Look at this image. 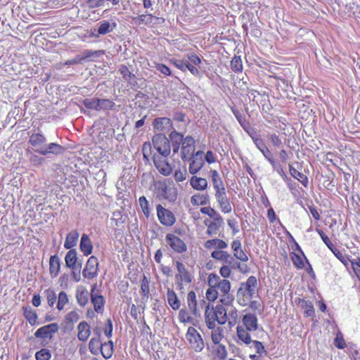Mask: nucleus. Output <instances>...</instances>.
I'll list each match as a JSON object with an SVG mask.
<instances>
[{
  "mask_svg": "<svg viewBox=\"0 0 360 360\" xmlns=\"http://www.w3.org/2000/svg\"><path fill=\"white\" fill-rule=\"evenodd\" d=\"M258 281L255 276H250L245 282L240 283L236 293L238 303L242 307H246L257 294Z\"/></svg>",
  "mask_w": 360,
  "mask_h": 360,
  "instance_id": "1",
  "label": "nucleus"
},
{
  "mask_svg": "<svg viewBox=\"0 0 360 360\" xmlns=\"http://www.w3.org/2000/svg\"><path fill=\"white\" fill-rule=\"evenodd\" d=\"M153 187L154 193L159 200L173 202L176 200L178 195L176 187L166 180L154 181Z\"/></svg>",
  "mask_w": 360,
  "mask_h": 360,
  "instance_id": "2",
  "label": "nucleus"
},
{
  "mask_svg": "<svg viewBox=\"0 0 360 360\" xmlns=\"http://www.w3.org/2000/svg\"><path fill=\"white\" fill-rule=\"evenodd\" d=\"M209 287L215 288L218 292L224 295H228L231 290V283L227 279H221L216 274H210L207 278Z\"/></svg>",
  "mask_w": 360,
  "mask_h": 360,
  "instance_id": "3",
  "label": "nucleus"
},
{
  "mask_svg": "<svg viewBox=\"0 0 360 360\" xmlns=\"http://www.w3.org/2000/svg\"><path fill=\"white\" fill-rule=\"evenodd\" d=\"M154 148L158 153V155L168 156L171 152V145L169 140L163 134H155L153 139Z\"/></svg>",
  "mask_w": 360,
  "mask_h": 360,
  "instance_id": "4",
  "label": "nucleus"
},
{
  "mask_svg": "<svg viewBox=\"0 0 360 360\" xmlns=\"http://www.w3.org/2000/svg\"><path fill=\"white\" fill-rule=\"evenodd\" d=\"M186 338L189 343L190 347L195 352H200L204 349V341L200 334L194 327H188L186 333Z\"/></svg>",
  "mask_w": 360,
  "mask_h": 360,
  "instance_id": "5",
  "label": "nucleus"
},
{
  "mask_svg": "<svg viewBox=\"0 0 360 360\" xmlns=\"http://www.w3.org/2000/svg\"><path fill=\"white\" fill-rule=\"evenodd\" d=\"M165 240L166 246L175 253L182 254L187 251L186 243L174 233H167Z\"/></svg>",
  "mask_w": 360,
  "mask_h": 360,
  "instance_id": "6",
  "label": "nucleus"
},
{
  "mask_svg": "<svg viewBox=\"0 0 360 360\" xmlns=\"http://www.w3.org/2000/svg\"><path fill=\"white\" fill-rule=\"evenodd\" d=\"M164 22V18L157 17L151 13L141 14L132 18V23L136 26L146 25L153 27L155 25L162 24Z\"/></svg>",
  "mask_w": 360,
  "mask_h": 360,
  "instance_id": "7",
  "label": "nucleus"
},
{
  "mask_svg": "<svg viewBox=\"0 0 360 360\" xmlns=\"http://www.w3.org/2000/svg\"><path fill=\"white\" fill-rule=\"evenodd\" d=\"M218 207L222 213L229 214L232 212V204L227 195L226 189L214 193Z\"/></svg>",
  "mask_w": 360,
  "mask_h": 360,
  "instance_id": "8",
  "label": "nucleus"
},
{
  "mask_svg": "<svg viewBox=\"0 0 360 360\" xmlns=\"http://www.w3.org/2000/svg\"><path fill=\"white\" fill-rule=\"evenodd\" d=\"M157 215L160 222L165 226H172L176 222V217L172 212L161 205L156 207Z\"/></svg>",
  "mask_w": 360,
  "mask_h": 360,
  "instance_id": "9",
  "label": "nucleus"
},
{
  "mask_svg": "<svg viewBox=\"0 0 360 360\" xmlns=\"http://www.w3.org/2000/svg\"><path fill=\"white\" fill-rule=\"evenodd\" d=\"M203 155V151L198 150L188 158L187 161H189L188 172L190 174L194 175L202 168L205 164Z\"/></svg>",
  "mask_w": 360,
  "mask_h": 360,
  "instance_id": "10",
  "label": "nucleus"
},
{
  "mask_svg": "<svg viewBox=\"0 0 360 360\" xmlns=\"http://www.w3.org/2000/svg\"><path fill=\"white\" fill-rule=\"evenodd\" d=\"M176 267L177 274L175 276V278L180 281H178V284L187 285L191 283L193 280V276L185 265L181 262L177 261L176 262Z\"/></svg>",
  "mask_w": 360,
  "mask_h": 360,
  "instance_id": "11",
  "label": "nucleus"
},
{
  "mask_svg": "<svg viewBox=\"0 0 360 360\" xmlns=\"http://www.w3.org/2000/svg\"><path fill=\"white\" fill-rule=\"evenodd\" d=\"M195 143L194 139L191 136H187L184 138V142L181 145V158L184 162L188 160L193 154H195Z\"/></svg>",
  "mask_w": 360,
  "mask_h": 360,
  "instance_id": "12",
  "label": "nucleus"
},
{
  "mask_svg": "<svg viewBox=\"0 0 360 360\" xmlns=\"http://www.w3.org/2000/svg\"><path fill=\"white\" fill-rule=\"evenodd\" d=\"M167 156L157 155L156 154L153 157L156 169L164 176H169L172 172V166L167 162Z\"/></svg>",
  "mask_w": 360,
  "mask_h": 360,
  "instance_id": "13",
  "label": "nucleus"
},
{
  "mask_svg": "<svg viewBox=\"0 0 360 360\" xmlns=\"http://www.w3.org/2000/svg\"><path fill=\"white\" fill-rule=\"evenodd\" d=\"M98 262L95 256L90 257L82 271V276L87 279H92L98 275Z\"/></svg>",
  "mask_w": 360,
  "mask_h": 360,
  "instance_id": "14",
  "label": "nucleus"
},
{
  "mask_svg": "<svg viewBox=\"0 0 360 360\" xmlns=\"http://www.w3.org/2000/svg\"><path fill=\"white\" fill-rule=\"evenodd\" d=\"M97 26V29H95L91 34V36L95 38H98L101 35L112 32L116 28L117 23L108 20H101L98 23Z\"/></svg>",
  "mask_w": 360,
  "mask_h": 360,
  "instance_id": "15",
  "label": "nucleus"
},
{
  "mask_svg": "<svg viewBox=\"0 0 360 360\" xmlns=\"http://www.w3.org/2000/svg\"><path fill=\"white\" fill-rule=\"evenodd\" d=\"M239 326L249 331H256L259 328L258 319L255 314L247 313L242 317L241 325Z\"/></svg>",
  "mask_w": 360,
  "mask_h": 360,
  "instance_id": "16",
  "label": "nucleus"
},
{
  "mask_svg": "<svg viewBox=\"0 0 360 360\" xmlns=\"http://www.w3.org/2000/svg\"><path fill=\"white\" fill-rule=\"evenodd\" d=\"M35 152L42 155H48L53 154L55 155L63 154L65 151V148L56 143H50L44 145V147L34 149Z\"/></svg>",
  "mask_w": 360,
  "mask_h": 360,
  "instance_id": "17",
  "label": "nucleus"
},
{
  "mask_svg": "<svg viewBox=\"0 0 360 360\" xmlns=\"http://www.w3.org/2000/svg\"><path fill=\"white\" fill-rule=\"evenodd\" d=\"M58 325L56 323H52L37 329L34 333V336L37 338L51 339L53 335L58 332Z\"/></svg>",
  "mask_w": 360,
  "mask_h": 360,
  "instance_id": "18",
  "label": "nucleus"
},
{
  "mask_svg": "<svg viewBox=\"0 0 360 360\" xmlns=\"http://www.w3.org/2000/svg\"><path fill=\"white\" fill-rule=\"evenodd\" d=\"M187 305L191 314L195 317L200 316V311L198 307L196 295L193 291H190L187 294Z\"/></svg>",
  "mask_w": 360,
  "mask_h": 360,
  "instance_id": "19",
  "label": "nucleus"
},
{
  "mask_svg": "<svg viewBox=\"0 0 360 360\" xmlns=\"http://www.w3.org/2000/svg\"><path fill=\"white\" fill-rule=\"evenodd\" d=\"M91 335V327L89 324L85 321H81L77 326V338L79 340L85 342Z\"/></svg>",
  "mask_w": 360,
  "mask_h": 360,
  "instance_id": "20",
  "label": "nucleus"
},
{
  "mask_svg": "<svg viewBox=\"0 0 360 360\" xmlns=\"http://www.w3.org/2000/svg\"><path fill=\"white\" fill-rule=\"evenodd\" d=\"M153 126L156 131H165L172 127V122L167 117H158L153 120Z\"/></svg>",
  "mask_w": 360,
  "mask_h": 360,
  "instance_id": "21",
  "label": "nucleus"
},
{
  "mask_svg": "<svg viewBox=\"0 0 360 360\" xmlns=\"http://www.w3.org/2000/svg\"><path fill=\"white\" fill-rule=\"evenodd\" d=\"M205 321L209 329H214L216 327L217 316L213 307L206 306Z\"/></svg>",
  "mask_w": 360,
  "mask_h": 360,
  "instance_id": "22",
  "label": "nucleus"
},
{
  "mask_svg": "<svg viewBox=\"0 0 360 360\" xmlns=\"http://www.w3.org/2000/svg\"><path fill=\"white\" fill-rule=\"evenodd\" d=\"M231 249L233 250V255L236 259L242 262L248 261V257L247 254L241 248V243L239 240H234L232 242Z\"/></svg>",
  "mask_w": 360,
  "mask_h": 360,
  "instance_id": "23",
  "label": "nucleus"
},
{
  "mask_svg": "<svg viewBox=\"0 0 360 360\" xmlns=\"http://www.w3.org/2000/svg\"><path fill=\"white\" fill-rule=\"evenodd\" d=\"M205 224L207 226V234L210 236L216 235L220 227L224 224L223 218H221V221L219 220H214L212 221H210L209 219H205L204 221Z\"/></svg>",
  "mask_w": 360,
  "mask_h": 360,
  "instance_id": "24",
  "label": "nucleus"
},
{
  "mask_svg": "<svg viewBox=\"0 0 360 360\" xmlns=\"http://www.w3.org/2000/svg\"><path fill=\"white\" fill-rule=\"evenodd\" d=\"M184 138L180 133L173 131L169 134V142L171 141L174 153L179 152L180 145H182Z\"/></svg>",
  "mask_w": 360,
  "mask_h": 360,
  "instance_id": "25",
  "label": "nucleus"
},
{
  "mask_svg": "<svg viewBox=\"0 0 360 360\" xmlns=\"http://www.w3.org/2000/svg\"><path fill=\"white\" fill-rule=\"evenodd\" d=\"M79 248L85 256H88L92 252V243L87 234H82L80 240Z\"/></svg>",
  "mask_w": 360,
  "mask_h": 360,
  "instance_id": "26",
  "label": "nucleus"
},
{
  "mask_svg": "<svg viewBox=\"0 0 360 360\" xmlns=\"http://www.w3.org/2000/svg\"><path fill=\"white\" fill-rule=\"evenodd\" d=\"M210 174L215 192L226 189L222 178L217 170H211Z\"/></svg>",
  "mask_w": 360,
  "mask_h": 360,
  "instance_id": "27",
  "label": "nucleus"
},
{
  "mask_svg": "<svg viewBox=\"0 0 360 360\" xmlns=\"http://www.w3.org/2000/svg\"><path fill=\"white\" fill-rule=\"evenodd\" d=\"M89 292L84 287H79L76 290V299L80 307H84L89 302Z\"/></svg>",
  "mask_w": 360,
  "mask_h": 360,
  "instance_id": "28",
  "label": "nucleus"
},
{
  "mask_svg": "<svg viewBox=\"0 0 360 360\" xmlns=\"http://www.w3.org/2000/svg\"><path fill=\"white\" fill-rule=\"evenodd\" d=\"M252 331H249L248 329H244L243 328L238 326L236 327V333L238 340L241 343H244L245 345H249L252 342L250 333Z\"/></svg>",
  "mask_w": 360,
  "mask_h": 360,
  "instance_id": "29",
  "label": "nucleus"
},
{
  "mask_svg": "<svg viewBox=\"0 0 360 360\" xmlns=\"http://www.w3.org/2000/svg\"><path fill=\"white\" fill-rule=\"evenodd\" d=\"M191 187L197 191H204L207 188V181L205 178L193 176L190 179Z\"/></svg>",
  "mask_w": 360,
  "mask_h": 360,
  "instance_id": "30",
  "label": "nucleus"
},
{
  "mask_svg": "<svg viewBox=\"0 0 360 360\" xmlns=\"http://www.w3.org/2000/svg\"><path fill=\"white\" fill-rule=\"evenodd\" d=\"M167 300L169 305L174 310H178L181 307V302L176 292L172 289H167Z\"/></svg>",
  "mask_w": 360,
  "mask_h": 360,
  "instance_id": "31",
  "label": "nucleus"
},
{
  "mask_svg": "<svg viewBox=\"0 0 360 360\" xmlns=\"http://www.w3.org/2000/svg\"><path fill=\"white\" fill-rule=\"evenodd\" d=\"M217 316V322L220 325H224L227 321V309L221 305L217 304L214 307Z\"/></svg>",
  "mask_w": 360,
  "mask_h": 360,
  "instance_id": "32",
  "label": "nucleus"
},
{
  "mask_svg": "<svg viewBox=\"0 0 360 360\" xmlns=\"http://www.w3.org/2000/svg\"><path fill=\"white\" fill-rule=\"evenodd\" d=\"M191 202L194 206L206 205L210 202L207 193H197L191 196Z\"/></svg>",
  "mask_w": 360,
  "mask_h": 360,
  "instance_id": "33",
  "label": "nucleus"
},
{
  "mask_svg": "<svg viewBox=\"0 0 360 360\" xmlns=\"http://www.w3.org/2000/svg\"><path fill=\"white\" fill-rule=\"evenodd\" d=\"M204 246L207 249H212L214 248L218 250H224L228 247V244L223 240L214 238L205 241Z\"/></svg>",
  "mask_w": 360,
  "mask_h": 360,
  "instance_id": "34",
  "label": "nucleus"
},
{
  "mask_svg": "<svg viewBox=\"0 0 360 360\" xmlns=\"http://www.w3.org/2000/svg\"><path fill=\"white\" fill-rule=\"evenodd\" d=\"M60 268V259L57 255L51 256L49 259V271L52 277H56L58 275Z\"/></svg>",
  "mask_w": 360,
  "mask_h": 360,
  "instance_id": "35",
  "label": "nucleus"
},
{
  "mask_svg": "<svg viewBox=\"0 0 360 360\" xmlns=\"http://www.w3.org/2000/svg\"><path fill=\"white\" fill-rule=\"evenodd\" d=\"M91 301L94 305L95 311L97 313H103L105 302L104 297L101 295H91Z\"/></svg>",
  "mask_w": 360,
  "mask_h": 360,
  "instance_id": "36",
  "label": "nucleus"
},
{
  "mask_svg": "<svg viewBox=\"0 0 360 360\" xmlns=\"http://www.w3.org/2000/svg\"><path fill=\"white\" fill-rule=\"evenodd\" d=\"M65 264L68 268H71L73 270L77 268V252L75 250H70L65 257Z\"/></svg>",
  "mask_w": 360,
  "mask_h": 360,
  "instance_id": "37",
  "label": "nucleus"
},
{
  "mask_svg": "<svg viewBox=\"0 0 360 360\" xmlns=\"http://www.w3.org/2000/svg\"><path fill=\"white\" fill-rule=\"evenodd\" d=\"M46 141V137L39 134H33L30 136L29 142L30 144L35 148V149L39 148L40 147H44V143Z\"/></svg>",
  "mask_w": 360,
  "mask_h": 360,
  "instance_id": "38",
  "label": "nucleus"
},
{
  "mask_svg": "<svg viewBox=\"0 0 360 360\" xmlns=\"http://www.w3.org/2000/svg\"><path fill=\"white\" fill-rule=\"evenodd\" d=\"M79 238V233L77 231L70 232L65 238L64 247L65 249L72 250L71 248L76 245Z\"/></svg>",
  "mask_w": 360,
  "mask_h": 360,
  "instance_id": "39",
  "label": "nucleus"
},
{
  "mask_svg": "<svg viewBox=\"0 0 360 360\" xmlns=\"http://www.w3.org/2000/svg\"><path fill=\"white\" fill-rule=\"evenodd\" d=\"M299 304L300 307L304 309V314L305 316H314L315 311L313 304L311 301L302 299L300 300Z\"/></svg>",
  "mask_w": 360,
  "mask_h": 360,
  "instance_id": "40",
  "label": "nucleus"
},
{
  "mask_svg": "<svg viewBox=\"0 0 360 360\" xmlns=\"http://www.w3.org/2000/svg\"><path fill=\"white\" fill-rule=\"evenodd\" d=\"M290 257L293 264L297 269H303L304 266V262H307V259L304 253L297 254L295 252H291Z\"/></svg>",
  "mask_w": 360,
  "mask_h": 360,
  "instance_id": "41",
  "label": "nucleus"
},
{
  "mask_svg": "<svg viewBox=\"0 0 360 360\" xmlns=\"http://www.w3.org/2000/svg\"><path fill=\"white\" fill-rule=\"evenodd\" d=\"M99 349L103 358H105V359H110L113 353L112 341L110 340L108 342L101 344Z\"/></svg>",
  "mask_w": 360,
  "mask_h": 360,
  "instance_id": "42",
  "label": "nucleus"
},
{
  "mask_svg": "<svg viewBox=\"0 0 360 360\" xmlns=\"http://www.w3.org/2000/svg\"><path fill=\"white\" fill-rule=\"evenodd\" d=\"M289 170L291 176L297 179L304 187L308 186L309 180L306 175L297 171L292 166H290Z\"/></svg>",
  "mask_w": 360,
  "mask_h": 360,
  "instance_id": "43",
  "label": "nucleus"
},
{
  "mask_svg": "<svg viewBox=\"0 0 360 360\" xmlns=\"http://www.w3.org/2000/svg\"><path fill=\"white\" fill-rule=\"evenodd\" d=\"M331 252L347 268H348L349 264H351L352 262L349 256L344 254L342 251L336 248H333Z\"/></svg>",
  "mask_w": 360,
  "mask_h": 360,
  "instance_id": "44",
  "label": "nucleus"
},
{
  "mask_svg": "<svg viewBox=\"0 0 360 360\" xmlns=\"http://www.w3.org/2000/svg\"><path fill=\"white\" fill-rule=\"evenodd\" d=\"M237 259H236L234 255L232 256L229 253L224 263L232 269H238L241 271V264L237 261Z\"/></svg>",
  "mask_w": 360,
  "mask_h": 360,
  "instance_id": "45",
  "label": "nucleus"
},
{
  "mask_svg": "<svg viewBox=\"0 0 360 360\" xmlns=\"http://www.w3.org/2000/svg\"><path fill=\"white\" fill-rule=\"evenodd\" d=\"M201 213L208 215L214 220L221 221L222 217L212 207H203L200 209Z\"/></svg>",
  "mask_w": 360,
  "mask_h": 360,
  "instance_id": "46",
  "label": "nucleus"
},
{
  "mask_svg": "<svg viewBox=\"0 0 360 360\" xmlns=\"http://www.w3.org/2000/svg\"><path fill=\"white\" fill-rule=\"evenodd\" d=\"M82 104L87 109L98 111V98H85Z\"/></svg>",
  "mask_w": 360,
  "mask_h": 360,
  "instance_id": "47",
  "label": "nucleus"
},
{
  "mask_svg": "<svg viewBox=\"0 0 360 360\" xmlns=\"http://www.w3.org/2000/svg\"><path fill=\"white\" fill-rule=\"evenodd\" d=\"M150 292L149 281L146 276H143V280L141 285V292L142 295V299L147 301L148 299V295Z\"/></svg>",
  "mask_w": 360,
  "mask_h": 360,
  "instance_id": "48",
  "label": "nucleus"
},
{
  "mask_svg": "<svg viewBox=\"0 0 360 360\" xmlns=\"http://www.w3.org/2000/svg\"><path fill=\"white\" fill-rule=\"evenodd\" d=\"M69 302V298L65 292L61 291L59 292L58 295V303H57V309L59 311H61L64 309L66 304Z\"/></svg>",
  "mask_w": 360,
  "mask_h": 360,
  "instance_id": "49",
  "label": "nucleus"
},
{
  "mask_svg": "<svg viewBox=\"0 0 360 360\" xmlns=\"http://www.w3.org/2000/svg\"><path fill=\"white\" fill-rule=\"evenodd\" d=\"M115 105V103L110 99L98 98V111L112 110Z\"/></svg>",
  "mask_w": 360,
  "mask_h": 360,
  "instance_id": "50",
  "label": "nucleus"
},
{
  "mask_svg": "<svg viewBox=\"0 0 360 360\" xmlns=\"http://www.w3.org/2000/svg\"><path fill=\"white\" fill-rule=\"evenodd\" d=\"M212 330L211 339L212 342L215 345H220L219 342L224 337L222 334V329L220 327H217V328L215 327Z\"/></svg>",
  "mask_w": 360,
  "mask_h": 360,
  "instance_id": "51",
  "label": "nucleus"
},
{
  "mask_svg": "<svg viewBox=\"0 0 360 360\" xmlns=\"http://www.w3.org/2000/svg\"><path fill=\"white\" fill-rule=\"evenodd\" d=\"M232 112L235 115L236 120L240 123L243 129L248 128V127L250 123L248 120H246L245 116L243 115L241 112L235 108H232Z\"/></svg>",
  "mask_w": 360,
  "mask_h": 360,
  "instance_id": "52",
  "label": "nucleus"
},
{
  "mask_svg": "<svg viewBox=\"0 0 360 360\" xmlns=\"http://www.w3.org/2000/svg\"><path fill=\"white\" fill-rule=\"evenodd\" d=\"M214 352L219 360H225L227 358L228 352L224 345H217L214 347Z\"/></svg>",
  "mask_w": 360,
  "mask_h": 360,
  "instance_id": "53",
  "label": "nucleus"
},
{
  "mask_svg": "<svg viewBox=\"0 0 360 360\" xmlns=\"http://www.w3.org/2000/svg\"><path fill=\"white\" fill-rule=\"evenodd\" d=\"M100 345L99 338H92L89 343V349L91 353L95 355L98 354Z\"/></svg>",
  "mask_w": 360,
  "mask_h": 360,
  "instance_id": "54",
  "label": "nucleus"
},
{
  "mask_svg": "<svg viewBox=\"0 0 360 360\" xmlns=\"http://www.w3.org/2000/svg\"><path fill=\"white\" fill-rule=\"evenodd\" d=\"M259 151L262 153L265 159L272 165L274 169H276V161L273 158L272 153L269 148L265 146L263 148L260 149Z\"/></svg>",
  "mask_w": 360,
  "mask_h": 360,
  "instance_id": "55",
  "label": "nucleus"
},
{
  "mask_svg": "<svg viewBox=\"0 0 360 360\" xmlns=\"http://www.w3.org/2000/svg\"><path fill=\"white\" fill-rule=\"evenodd\" d=\"M231 68L233 72H241L243 70V64L240 56H235L231 61Z\"/></svg>",
  "mask_w": 360,
  "mask_h": 360,
  "instance_id": "56",
  "label": "nucleus"
},
{
  "mask_svg": "<svg viewBox=\"0 0 360 360\" xmlns=\"http://www.w3.org/2000/svg\"><path fill=\"white\" fill-rule=\"evenodd\" d=\"M51 358V353L49 349L43 348L35 353L36 360H49Z\"/></svg>",
  "mask_w": 360,
  "mask_h": 360,
  "instance_id": "57",
  "label": "nucleus"
},
{
  "mask_svg": "<svg viewBox=\"0 0 360 360\" xmlns=\"http://www.w3.org/2000/svg\"><path fill=\"white\" fill-rule=\"evenodd\" d=\"M49 306L52 307L57 299L56 294L53 289L49 288L44 291Z\"/></svg>",
  "mask_w": 360,
  "mask_h": 360,
  "instance_id": "58",
  "label": "nucleus"
},
{
  "mask_svg": "<svg viewBox=\"0 0 360 360\" xmlns=\"http://www.w3.org/2000/svg\"><path fill=\"white\" fill-rule=\"evenodd\" d=\"M229 252L223 250H215L211 252V257L217 260L224 262Z\"/></svg>",
  "mask_w": 360,
  "mask_h": 360,
  "instance_id": "59",
  "label": "nucleus"
},
{
  "mask_svg": "<svg viewBox=\"0 0 360 360\" xmlns=\"http://www.w3.org/2000/svg\"><path fill=\"white\" fill-rule=\"evenodd\" d=\"M227 309V320L229 319V323H236L238 319V311L233 306H228Z\"/></svg>",
  "mask_w": 360,
  "mask_h": 360,
  "instance_id": "60",
  "label": "nucleus"
},
{
  "mask_svg": "<svg viewBox=\"0 0 360 360\" xmlns=\"http://www.w3.org/2000/svg\"><path fill=\"white\" fill-rule=\"evenodd\" d=\"M179 320L181 323H191L193 321V318L192 316L188 314V312L184 309H181L180 311H179Z\"/></svg>",
  "mask_w": 360,
  "mask_h": 360,
  "instance_id": "61",
  "label": "nucleus"
},
{
  "mask_svg": "<svg viewBox=\"0 0 360 360\" xmlns=\"http://www.w3.org/2000/svg\"><path fill=\"white\" fill-rule=\"evenodd\" d=\"M118 71L122 75L124 81L127 82H131V78L134 75L131 73V72L129 70L128 68L126 65H120Z\"/></svg>",
  "mask_w": 360,
  "mask_h": 360,
  "instance_id": "62",
  "label": "nucleus"
},
{
  "mask_svg": "<svg viewBox=\"0 0 360 360\" xmlns=\"http://www.w3.org/2000/svg\"><path fill=\"white\" fill-rule=\"evenodd\" d=\"M174 177L175 181L177 182H181L186 180L187 177V170L186 167L176 170L174 174Z\"/></svg>",
  "mask_w": 360,
  "mask_h": 360,
  "instance_id": "63",
  "label": "nucleus"
},
{
  "mask_svg": "<svg viewBox=\"0 0 360 360\" xmlns=\"http://www.w3.org/2000/svg\"><path fill=\"white\" fill-rule=\"evenodd\" d=\"M171 62L175 65L176 68L181 70L182 72H186L187 70L188 63H189L188 60L179 59H172Z\"/></svg>",
  "mask_w": 360,
  "mask_h": 360,
  "instance_id": "64",
  "label": "nucleus"
}]
</instances>
